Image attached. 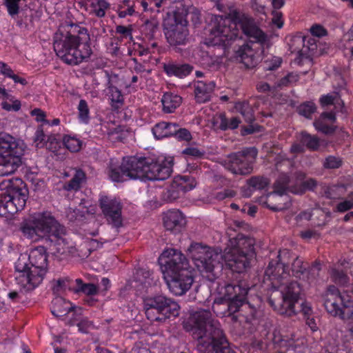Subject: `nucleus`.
Returning <instances> with one entry per match:
<instances>
[{
    "label": "nucleus",
    "mask_w": 353,
    "mask_h": 353,
    "mask_svg": "<svg viewBox=\"0 0 353 353\" xmlns=\"http://www.w3.org/2000/svg\"><path fill=\"white\" fill-rule=\"evenodd\" d=\"M230 20L219 17L216 19L217 24L211 30L214 37L210 39L209 44L212 46H217L223 50L228 48L232 42L237 39L241 40V32L245 34L249 41L240 46L236 50V57L242 62L247 68H252L256 65L259 58L256 55V50L251 44L258 43L261 46V54L270 46V40L268 36L259 27L255 19L248 14L239 10H231Z\"/></svg>",
    "instance_id": "obj_1"
},
{
    "label": "nucleus",
    "mask_w": 353,
    "mask_h": 353,
    "mask_svg": "<svg viewBox=\"0 0 353 353\" xmlns=\"http://www.w3.org/2000/svg\"><path fill=\"white\" fill-rule=\"evenodd\" d=\"M183 327L197 341L198 353H231L223 329L210 310L194 312L183 322Z\"/></svg>",
    "instance_id": "obj_2"
},
{
    "label": "nucleus",
    "mask_w": 353,
    "mask_h": 353,
    "mask_svg": "<svg viewBox=\"0 0 353 353\" xmlns=\"http://www.w3.org/2000/svg\"><path fill=\"white\" fill-rule=\"evenodd\" d=\"M172 172V161L159 163L150 158L130 157L123 158L119 168H112L110 176L116 182L137 179L163 181Z\"/></svg>",
    "instance_id": "obj_3"
},
{
    "label": "nucleus",
    "mask_w": 353,
    "mask_h": 353,
    "mask_svg": "<svg viewBox=\"0 0 353 353\" xmlns=\"http://www.w3.org/2000/svg\"><path fill=\"white\" fill-rule=\"evenodd\" d=\"M90 35L84 28L70 26V30L61 29L54 35V50L58 57L70 65H77L88 59L92 50Z\"/></svg>",
    "instance_id": "obj_4"
},
{
    "label": "nucleus",
    "mask_w": 353,
    "mask_h": 353,
    "mask_svg": "<svg viewBox=\"0 0 353 353\" xmlns=\"http://www.w3.org/2000/svg\"><path fill=\"white\" fill-rule=\"evenodd\" d=\"M28 259L31 267L27 264L26 258H19L16 263L17 272L16 280L18 283L28 290L34 289L43 281L47 272L48 256L46 248L38 246L31 250Z\"/></svg>",
    "instance_id": "obj_5"
},
{
    "label": "nucleus",
    "mask_w": 353,
    "mask_h": 353,
    "mask_svg": "<svg viewBox=\"0 0 353 353\" xmlns=\"http://www.w3.org/2000/svg\"><path fill=\"white\" fill-rule=\"evenodd\" d=\"M255 239L239 234L230 239L224 258L232 271L241 273L250 267L256 258Z\"/></svg>",
    "instance_id": "obj_6"
},
{
    "label": "nucleus",
    "mask_w": 353,
    "mask_h": 353,
    "mask_svg": "<svg viewBox=\"0 0 353 353\" xmlns=\"http://www.w3.org/2000/svg\"><path fill=\"white\" fill-rule=\"evenodd\" d=\"M188 252L203 277L213 282L219 276L223 268L220 253L200 243L191 244Z\"/></svg>",
    "instance_id": "obj_7"
},
{
    "label": "nucleus",
    "mask_w": 353,
    "mask_h": 353,
    "mask_svg": "<svg viewBox=\"0 0 353 353\" xmlns=\"http://www.w3.org/2000/svg\"><path fill=\"white\" fill-rule=\"evenodd\" d=\"M278 290H273L268 298V303L281 314L288 316L296 314L298 303L301 293V288L296 281L281 283L277 285Z\"/></svg>",
    "instance_id": "obj_8"
},
{
    "label": "nucleus",
    "mask_w": 353,
    "mask_h": 353,
    "mask_svg": "<svg viewBox=\"0 0 353 353\" xmlns=\"http://www.w3.org/2000/svg\"><path fill=\"white\" fill-rule=\"evenodd\" d=\"M322 299L325 309L332 316L343 320L353 317V300L346 292H340L336 286H328Z\"/></svg>",
    "instance_id": "obj_9"
},
{
    "label": "nucleus",
    "mask_w": 353,
    "mask_h": 353,
    "mask_svg": "<svg viewBox=\"0 0 353 353\" xmlns=\"http://www.w3.org/2000/svg\"><path fill=\"white\" fill-rule=\"evenodd\" d=\"M257 154L255 148H246L220 158L218 163L235 175H248L253 171Z\"/></svg>",
    "instance_id": "obj_10"
},
{
    "label": "nucleus",
    "mask_w": 353,
    "mask_h": 353,
    "mask_svg": "<svg viewBox=\"0 0 353 353\" xmlns=\"http://www.w3.org/2000/svg\"><path fill=\"white\" fill-rule=\"evenodd\" d=\"M179 305L172 299L163 295L148 297L144 300V309L150 321H162L179 314Z\"/></svg>",
    "instance_id": "obj_11"
},
{
    "label": "nucleus",
    "mask_w": 353,
    "mask_h": 353,
    "mask_svg": "<svg viewBox=\"0 0 353 353\" xmlns=\"http://www.w3.org/2000/svg\"><path fill=\"white\" fill-rule=\"evenodd\" d=\"M185 14L176 10L168 13L163 21V28L168 42L174 46H184L189 40V32Z\"/></svg>",
    "instance_id": "obj_12"
},
{
    "label": "nucleus",
    "mask_w": 353,
    "mask_h": 353,
    "mask_svg": "<svg viewBox=\"0 0 353 353\" xmlns=\"http://www.w3.org/2000/svg\"><path fill=\"white\" fill-rule=\"evenodd\" d=\"M57 224V221L49 213H41L23 221L20 230L24 236L37 241L40 239H45Z\"/></svg>",
    "instance_id": "obj_13"
},
{
    "label": "nucleus",
    "mask_w": 353,
    "mask_h": 353,
    "mask_svg": "<svg viewBox=\"0 0 353 353\" xmlns=\"http://www.w3.org/2000/svg\"><path fill=\"white\" fill-rule=\"evenodd\" d=\"M159 263L164 279L189 270L188 259L183 254L175 249H168L163 252L159 258Z\"/></svg>",
    "instance_id": "obj_14"
},
{
    "label": "nucleus",
    "mask_w": 353,
    "mask_h": 353,
    "mask_svg": "<svg viewBox=\"0 0 353 353\" xmlns=\"http://www.w3.org/2000/svg\"><path fill=\"white\" fill-rule=\"evenodd\" d=\"M0 189L10 202L13 203L19 211L22 210L28 198V189L23 181L13 178L0 183Z\"/></svg>",
    "instance_id": "obj_15"
},
{
    "label": "nucleus",
    "mask_w": 353,
    "mask_h": 353,
    "mask_svg": "<svg viewBox=\"0 0 353 353\" xmlns=\"http://www.w3.org/2000/svg\"><path fill=\"white\" fill-rule=\"evenodd\" d=\"M99 207L110 224L115 228L122 225V205L114 198L101 196L99 200Z\"/></svg>",
    "instance_id": "obj_16"
},
{
    "label": "nucleus",
    "mask_w": 353,
    "mask_h": 353,
    "mask_svg": "<svg viewBox=\"0 0 353 353\" xmlns=\"http://www.w3.org/2000/svg\"><path fill=\"white\" fill-rule=\"evenodd\" d=\"M165 280L170 291L176 296L185 294L190 289L194 281L190 270H183L181 273L169 276Z\"/></svg>",
    "instance_id": "obj_17"
},
{
    "label": "nucleus",
    "mask_w": 353,
    "mask_h": 353,
    "mask_svg": "<svg viewBox=\"0 0 353 353\" xmlns=\"http://www.w3.org/2000/svg\"><path fill=\"white\" fill-rule=\"evenodd\" d=\"M195 185L190 182L188 176L174 177L171 185L162 192V199L166 202H172L179 198L185 192L191 190Z\"/></svg>",
    "instance_id": "obj_18"
},
{
    "label": "nucleus",
    "mask_w": 353,
    "mask_h": 353,
    "mask_svg": "<svg viewBox=\"0 0 353 353\" xmlns=\"http://www.w3.org/2000/svg\"><path fill=\"white\" fill-rule=\"evenodd\" d=\"M289 255L288 250H283L279 252L277 256L278 260H272L269 263L268 268L265 271V276L272 281L274 285H276L277 283L288 278L289 274L286 272L285 263L283 258Z\"/></svg>",
    "instance_id": "obj_19"
},
{
    "label": "nucleus",
    "mask_w": 353,
    "mask_h": 353,
    "mask_svg": "<svg viewBox=\"0 0 353 353\" xmlns=\"http://www.w3.org/2000/svg\"><path fill=\"white\" fill-rule=\"evenodd\" d=\"M57 225L45 239L46 246L52 254H64L68 249V243L62 236L63 228L57 229Z\"/></svg>",
    "instance_id": "obj_20"
},
{
    "label": "nucleus",
    "mask_w": 353,
    "mask_h": 353,
    "mask_svg": "<svg viewBox=\"0 0 353 353\" xmlns=\"http://www.w3.org/2000/svg\"><path fill=\"white\" fill-rule=\"evenodd\" d=\"M249 287L245 281L225 283L218 288L219 293L228 299H246Z\"/></svg>",
    "instance_id": "obj_21"
},
{
    "label": "nucleus",
    "mask_w": 353,
    "mask_h": 353,
    "mask_svg": "<svg viewBox=\"0 0 353 353\" xmlns=\"http://www.w3.org/2000/svg\"><path fill=\"white\" fill-rule=\"evenodd\" d=\"M24 152L0 155V176H4L14 173L22 163L21 157Z\"/></svg>",
    "instance_id": "obj_22"
},
{
    "label": "nucleus",
    "mask_w": 353,
    "mask_h": 353,
    "mask_svg": "<svg viewBox=\"0 0 353 353\" xmlns=\"http://www.w3.org/2000/svg\"><path fill=\"white\" fill-rule=\"evenodd\" d=\"M163 224L167 230L179 232L185 224L182 213L179 210H169L163 215Z\"/></svg>",
    "instance_id": "obj_23"
},
{
    "label": "nucleus",
    "mask_w": 353,
    "mask_h": 353,
    "mask_svg": "<svg viewBox=\"0 0 353 353\" xmlns=\"http://www.w3.org/2000/svg\"><path fill=\"white\" fill-rule=\"evenodd\" d=\"M24 152L22 144H20L11 135L0 133V155Z\"/></svg>",
    "instance_id": "obj_24"
},
{
    "label": "nucleus",
    "mask_w": 353,
    "mask_h": 353,
    "mask_svg": "<svg viewBox=\"0 0 353 353\" xmlns=\"http://www.w3.org/2000/svg\"><path fill=\"white\" fill-rule=\"evenodd\" d=\"M214 88L215 83L212 81L209 82L196 81L194 83V96L196 102L203 103L209 101Z\"/></svg>",
    "instance_id": "obj_25"
},
{
    "label": "nucleus",
    "mask_w": 353,
    "mask_h": 353,
    "mask_svg": "<svg viewBox=\"0 0 353 353\" xmlns=\"http://www.w3.org/2000/svg\"><path fill=\"white\" fill-rule=\"evenodd\" d=\"M296 179V186L292 188V192L294 194H303L306 190L313 191L317 186V181L312 178L303 181L305 174L301 171L294 173Z\"/></svg>",
    "instance_id": "obj_26"
},
{
    "label": "nucleus",
    "mask_w": 353,
    "mask_h": 353,
    "mask_svg": "<svg viewBox=\"0 0 353 353\" xmlns=\"http://www.w3.org/2000/svg\"><path fill=\"white\" fill-rule=\"evenodd\" d=\"M319 103L322 107L334 105V110L340 111L342 114H347L345 103L338 92L322 96L319 99Z\"/></svg>",
    "instance_id": "obj_27"
},
{
    "label": "nucleus",
    "mask_w": 353,
    "mask_h": 353,
    "mask_svg": "<svg viewBox=\"0 0 353 353\" xmlns=\"http://www.w3.org/2000/svg\"><path fill=\"white\" fill-rule=\"evenodd\" d=\"M52 285L53 293L57 295L64 293L66 290L75 294L77 288L76 279L73 280L68 276L54 280Z\"/></svg>",
    "instance_id": "obj_28"
},
{
    "label": "nucleus",
    "mask_w": 353,
    "mask_h": 353,
    "mask_svg": "<svg viewBox=\"0 0 353 353\" xmlns=\"http://www.w3.org/2000/svg\"><path fill=\"white\" fill-rule=\"evenodd\" d=\"M296 180L294 181L288 175L282 173L274 183V192L279 195H283L287 192H292V189L296 186Z\"/></svg>",
    "instance_id": "obj_29"
},
{
    "label": "nucleus",
    "mask_w": 353,
    "mask_h": 353,
    "mask_svg": "<svg viewBox=\"0 0 353 353\" xmlns=\"http://www.w3.org/2000/svg\"><path fill=\"white\" fill-rule=\"evenodd\" d=\"M164 70L169 76H176L183 78L188 75L193 70V66L188 63L175 64L168 63L164 65Z\"/></svg>",
    "instance_id": "obj_30"
},
{
    "label": "nucleus",
    "mask_w": 353,
    "mask_h": 353,
    "mask_svg": "<svg viewBox=\"0 0 353 353\" xmlns=\"http://www.w3.org/2000/svg\"><path fill=\"white\" fill-rule=\"evenodd\" d=\"M177 129L176 123L161 122L155 125L152 129L153 134L157 139L174 136Z\"/></svg>",
    "instance_id": "obj_31"
},
{
    "label": "nucleus",
    "mask_w": 353,
    "mask_h": 353,
    "mask_svg": "<svg viewBox=\"0 0 353 353\" xmlns=\"http://www.w3.org/2000/svg\"><path fill=\"white\" fill-rule=\"evenodd\" d=\"M73 310L71 303L66 301L61 296H57L52 301V314L57 317L65 316L69 312Z\"/></svg>",
    "instance_id": "obj_32"
},
{
    "label": "nucleus",
    "mask_w": 353,
    "mask_h": 353,
    "mask_svg": "<svg viewBox=\"0 0 353 353\" xmlns=\"http://www.w3.org/2000/svg\"><path fill=\"white\" fill-rule=\"evenodd\" d=\"M87 177L82 170H77L72 178L64 183L63 189L66 191H77L86 183Z\"/></svg>",
    "instance_id": "obj_33"
},
{
    "label": "nucleus",
    "mask_w": 353,
    "mask_h": 353,
    "mask_svg": "<svg viewBox=\"0 0 353 353\" xmlns=\"http://www.w3.org/2000/svg\"><path fill=\"white\" fill-rule=\"evenodd\" d=\"M182 98L176 94L166 92L161 99L163 110L166 113L173 112L181 103Z\"/></svg>",
    "instance_id": "obj_34"
},
{
    "label": "nucleus",
    "mask_w": 353,
    "mask_h": 353,
    "mask_svg": "<svg viewBox=\"0 0 353 353\" xmlns=\"http://www.w3.org/2000/svg\"><path fill=\"white\" fill-rule=\"evenodd\" d=\"M299 141L305 148L311 151H316L320 147V139L317 136L312 135L305 131L300 132Z\"/></svg>",
    "instance_id": "obj_35"
},
{
    "label": "nucleus",
    "mask_w": 353,
    "mask_h": 353,
    "mask_svg": "<svg viewBox=\"0 0 353 353\" xmlns=\"http://www.w3.org/2000/svg\"><path fill=\"white\" fill-rule=\"evenodd\" d=\"M241 121L237 117H232L228 119L223 113L220 114L214 119V124H219L218 128L221 130H227L228 129L234 130L239 127Z\"/></svg>",
    "instance_id": "obj_36"
},
{
    "label": "nucleus",
    "mask_w": 353,
    "mask_h": 353,
    "mask_svg": "<svg viewBox=\"0 0 353 353\" xmlns=\"http://www.w3.org/2000/svg\"><path fill=\"white\" fill-rule=\"evenodd\" d=\"M18 211L13 203L10 202L2 192L0 194V216L8 217Z\"/></svg>",
    "instance_id": "obj_37"
},
{
    "label": "nucleus",
    "mask_w": 353,
    "mask_h": 353,
    "mask_svg": "<svg viewBox=\"0 0 353 353\" xmlns=\"http://www.w3.org/2000/svg\"><path fill=\"white\" fill-rule=\"evenodd\" d=\"M76 284L75 294L83 293L87 296H92L98 294V287L93 283H85L82 279H77Z\"/></svg>",
    "instance_id": "obj_38"
},
{
    "label": "nucleus",
    "mask_w": 353,
    "mask_h": 353,
    "mask_svg": "<svg viewBox=\"0 0 353 353\" xmlns=\"http://www.w3.org/2000/svg\"><path fill=\"white\" fill-rule=\"evenodd\" d=\"M159 23L154 17L147 19L142 26V30L149 39H154L159 30Z\"/></svg>",
    "instance_id": "obj_39"
},
{
    "label": "nucleus",
    "mask_w": 353,
    "mask_h": 353,
    "mask_svg": "<svg viewBox=\"0 0 353 353\" xmlns=\"http://www.w3.org/2000/svg\"><path fill=\"white\" fill-rule=\"evenodd\" d=\"M109 90L112 108L114 110L119 109L123 104V96L121 92L115 86H110Z\"/></svg>",
    "instance_id": "obj_40"
},
{
    "label": "nucleus",
    "mask_w": 353,
    "mask_h": 353,
    "mask_svg": "<svg viewBox=\"0 0 353 353\" xmlns=\"http://www.w3.org/2000/svg\"><path fill=\"white\" fill-rule=\"evenodd\" d=\"M313 124L316 130L326 135L333 134L337 128V126L329 125L325 119L319 117L314 121Z\"/></svg>",
    "instance_id": "obj_41"
},
{
    "label": "nucleus",
    "mask_w": 353,
    "mask_h": 353,
    "mask_svg": "<svg viewBox=\"0 0 353 353\" xmlns=\"http://www.w3.org/2000/svg\"><path fill=\"white\" fill-rule=\"evenodd\" d=\"M235 108L236 110L244 117L245 122L251 123L254 121L253 111L248 103H238Z\"/></svg>",
    "instance_id": "obj_42"
},
{
    "label": "nucleus",
    "mask_w": 353,
    "mask_h": 353,
    "mask_svg": "<svg viewBox=\"0 0 353 353\" xmlns=\"http://www.w3.org/2000/svg\"><path fill=\"white\" fill-rule=\"evenodd\" d=\"M296 110L300 115L306 119H312V115L316 110V106L312 101H306L300 104Z\"/></svg>",
    "instance_id": "obj_43"
},
{
    "label": "nucleus",
    "mask_w": 353,
    "mask_h": 353,
    "mask_svg": "<svg viewBox=\"0 0 353 353\" xmlns=\"http://www.w3.org/2000/svg\"><path fill=\"white\" fill-rule=\"evenodd\" d=\"M227 302L223 303L228 308V316H232L238 312L240 307L245 303L246 299H228L225 298Z\"/></svg>",
    "instance_id": "obj_44"
},
{
    "label": "nucleus",
    "mask_w": 353,
    "mask_h": 353,
    "mask_svg": "<svg viewBox=\"0 0 353 353\" xmlns=\"http://www.w3.org/2000/svg\"><path fill=\"white\" fill-rule=\"evenodd\" d=\"M247 181L250 186L256 190H263L270 183V180L268 178L262 176H252Z\"/></svg>",
    "instance_id": "obj_45"
},
{
    "label": "nucleus",
    "mask_w": 353,
    "mask_h": 353,
    "mask_svg": "<svg viewBox=\"0 0 353 353\" xmlns=\"http://www.w3.org/2000/svg\"><path fill=\"white\" fill-rule=\"evenodd\" d=\"M85 212L77 208H68L65 212V216L70 222L81 221L85 218Z\"/></svg>",
    "instance_id": "obj_46"
},
{
    "label": "nucleus",
    "mask_w": 353,
    "mask_h": 353,
    "mask_svg": "<svg viewBox=\"0 0 353 353\" xmlns=\"http://www.w3.org/2000/svg\"><path fill=\"white\" fill-rule=\"evenodd\" d=\"M225 302H227V300L223 296L214 300L212 309L218 316H228V308L223 304Z\"/></svg>",
    "instance_id": "obj_47"
},
{
    "label": "nucleus",
    "mask_w": 353,
    "mask_h": 353,
    "mask_svg": "<svg viewBox=\"0 0 353 353\" xmlns=\"http://www.w3.org/2000/svg\"><path fill=\"white\" fill-rule=\"evenodd\" d=\"M330 276L332 281L339 285H345L348 282V277L343 270L332 268L330 270Z\"/></svg>",
    "instance_id": "obj_48"
},
{
    "label": "nucleus",
    "mask_w": 353,
    "mask_h": 353,
    "mask_svg": "<svg viewBox=\"0 0 353 353\" xmlns=\"http://www.w3.org/2000/svg\"><path fill=\"white\" fill-rule=\"evenodd\" d=\"M307 270V264H304L302 259L296 256L292 264V272L293 275L300 277Z\"/></svg>",
    "instance_id": "obj_49"
},
{
    "label": "nucleus",
    "mask_w": 353,
    "mask_h": 353,
    "mask_svg": "<svg viewBox=\"0 0 353 353\" xmlns=\"http://www.w3.org/2000/svg\"><path fill=\"white\" fill-rule=\"evenodd\" d=\"M63 143L65 148L72 152H78L81 149V141L71 137H65L63 141Z\"/></svg>",
    "instance_id": "obj_50"
},
{
    "label": "nucleus",
    "mask_w": 353,
    "mask_h": 353,
    "mask_svg": "<svg viewBox=\"0 0 353 353\" xmlns=\"http://www.w3.org/2000/svg\"><path fill=\"white\" fill-rule=\"evenodd\" d=\"M152 275V273L150 272L149 270H146L144 269H139L136 271L134 278L138 282L141 283V284L150 285V280L153 279V278H150Z\"/></svg>",
    "instance_id": "obj_51"
},
{
    "label": "nucleus",
    "mask_w": 353,
    "mask_h": 353,
    "mask_svg": "<svg viewBox=\"0 0 353 353\" xmlns=\"http://www.w3.org/2000/svg\"><path fill=\"white\" fill-rule=\"evenodd\" d=\"M321 270V265L319 261H315L312 266L308 269L307 273V279L308 282L312 283L317 279L319 276V273Z\"/></svg>",
    "instance_id": "obj_52"
},
{
    "label": "nucleus",
    "mask_w": 353,
    "mask_h": 353,
    "mask_svg": "<svg viewBox=\"0 0 353 353\" xmlns=\"http://www.w3.org/2000/svg\"><path fill=\"white\" fill-rule=\"evenodd\" d=\"M79 117L81 121L87 123L89 121L90 110L85 100L81 99L78 105Z\"/></svg>",
    "instance_id": "obj_53"
},
{
    "label": "nucleus",
    "mask_w": 353,
    "mask_h": 353,
    "mask_svg": "<svg viewBox=\"0 0 353 353\" xmlns=\"http://www.w3.org/2000/svg\"><path fill=\"white\" fill-rule=\"evenodd\" d=\"M33 141L36 148H43L45 145L46 142V135L43 132L42 125H40L37 128L34 134Z\"/></svg>",
    "instance_id": "obj_54"
},
{
    "label": "nucleus",
    "mask_w": 353,
    "mask_h": 353,
    "mask_svg": "<svg viewBox=\"0 0 353 353\" xmlns=\"http://www.w3.org/2000/svg\"><path fill=\"white\" fill-rule=\"evenodd\" d=\"M342 165V160L339 157L334 156L327 157L323 163V167L326 169H336L341 167Z\"/></svg>",
    "instance_id": "obj_55"
},
{
    "label": "nucleus",
    "mask_w": 353,
    "mask_h": 353,
    "mask_svg": "<svg viewBox=\"0 0 353 353\" xmlns=\"http://www.w3.org/2000/svg\"><path fill=\"white\" fill-rule=\"evenodd\" d=\"M45 145L48 150L54 152L61 148V142L59 141L54 136L50 135L48 137Z\"/></svg>",
    "instance_id": "obj_56"
},
{
    "label": "nucleus",
    "mask_w": 353,
    "mask_h": 353,
    "mask_svg": "<svg viewBox=\"0 0 353 353\" xmlns=\"http://www.w3.org/2000/svg\"><path fill=\"white\" fill-rule=\"evenodd\" d=\"M176 134H174L178 140L181 141H190L192 139L190 132L185 128H180L177 125V129H176Z\"/></svg>",
    "instance_id": "obj_57"
},
{
    "label": "nucleus",
    "mask_w": 353,
    "mask_h": 353,
    "mask_svg": "<svg viewBox=\"0 0 353 353\" xmlns=\"http://www.w3.org/2000/svg\"><path fill=\"white\" fill-rule=\"evenodd\" d=\"M97 10L95 14L98 17H103L105 15V10L110 8V4L105 0H97Z\"/></svg>",
    "instance_id": "obj_58"
},
{
    "label": "nucleus",
    "mask_w": 353,
    "mask_h": 353,
    "mask_svg": "<svg viewBox=\"0 0 353 353\" xmlns=\"http://www.w3.org/2000/svg\"><path fill=\"white\" fill-rule=\"evenodd\" d=\"M97 10L95 14L98 17H103L105 15V10L110 8V4L105 0H97Z\"/></svg>",
    "instance_id": "obj_59"
},
{
    "label": "nucleus",
    "mask_w": 353,
    "mask_h": 353,
    "mask_svg": "<svg viewBox=\"0 0 353 353\" xmlns=\"http://www.w3.org/2000/svg\"><path fill=\"white\" fill-rule=\"evenodd\" d=\"M303 37H295L292 39L290 43H289L290 50L292 52H300L301 48L300 47L303 46Z\"/></svg>",
    "instance_id": "obj_60"
},
{
    "label": "nucleus",
    "mask_w": 353,
    "mask_h": 353,
    "mask_svg": "<svg viewBox=\"0 0 353 353\" xmlns=\"http://www.w3.org/2000/svg\"><path fill=\"white\" fill-rule=\"evenodd\" d=\"M282 62V60L279 57H274L271 60H267L264 63V69L265 70H274L277 69Z\"/></svg>",
    "instance_id": "obj_61"
},
{
    "label": "nucleus",
    "mask_w": 353,
    "mask_h": 353,
    "mask_svg": "<svg viewBox=\"0 0 353 353\" xmlns=\"http://www.w3.org/2000/svg\"><path fill=\"white\" fill-rule=\"evenodd\" d=\"M77 325L79 327V330L83 333H88L90 330L94 327L92 322L88 321L87 319L81 320Z\"/></svg>",
    "instance_id": "obj_62"
},
{
    "label": "nucleus",
    "mask_w": 353,
    "mask_h": 353,
    "mask_svg": "<svg viewBox=\"0 0 353 353\" xmlns=\"http://www.w3.org/2000/svg\"><path fill=\"white\" fill-rule=\"evenodd\" d=\"M132 27L131 25H130L127 27L124 26L119 25L116 27V32L117 34H121L123 37H125V38L129 37L130 39H132Z\"/></svg>",
    "instance_id": "obj_63"
},
{
    "label": "nucleus",
    "mask_w": 353,
    "mask_h": 353,
    "mask_svg": "<svg viewBox=\"0 0 353 353\" xmlns=\"http://www.w3.org/2000/svg\"><path fill=\"white\" fill-rule=\"evenodd\" d=\"M299 79V75L296 74L290 73L282 78L279 83V86H287L288 84L296 82Z\"/></svg>",
    "instance_id": "obj_64"
}]
</instances>
